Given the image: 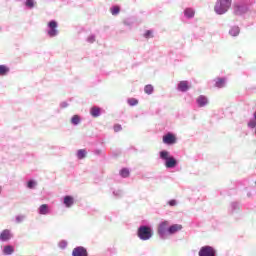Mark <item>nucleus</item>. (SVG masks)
Here are the masks:
<instances>
[{"label":"nucleus","instance_id":"16","mask_svg":"<svg viewBox=\"0 0 256 256\" xmlns=\"http://www.w3.org/2000/svg\"><path fill=\"white\" fill-rule=\"evenodd\" d=\"M228 33L231 37H239V33H241V28H239V26H232Z\"/></svg>","mask_w":256,"mask_h":256},{"label":"nucleus","instance_id":"29","mask_svg":"<svg viewBox=\"0 0 256 256\" xmlns=\"http://www.w3.org/2000/svg\"><path fill=\"white\" fill-rule=\"evenodd\" d=\"M35 187H37V181L30 179L27 182V188L28 189H35Z\"/></svg>","mask_w":256,"mask_h":256},{"label":"nucleus","instance_id":"5","mask_svg":"<svg viewBox=\"0 0 256 256\" xmlns=\"http://www.w3.org/2000/svg\"><path fill=\"white\" fill-rule=\"evenodd\" d=\"M231 8V0H217L214 6L216 15H225Z\"/></svg>","mask_w":256,"mask_h":256},{"label":"nucleus","instance_id":"19","mask_svg":"<svg viewBox=\"0 0 256 256\" xmlns=\"http://www.w3.org/2000/svg\"><path fill=\"white\" fill-rule=\"evenodd\" d=\"M184 16L186 19H193V17H195V10H193V8H186L184 10Z\"/></svg>","mask_w":256,"mask_h":256},{"label":"nucleus","instance_id":"39","mask_svg":"<svg viewBox=\"0 0 256 256\" xmlns=\"http://www.w3.org/2000/svg\"><path fill=\"white\" fill-rule=\"evenodd\" d=\"M25 219L24 216L18 215L16 216V223H21V221H23Z\"/></svg>","mask_w":256,"mask_h":256},{"label":"nucleus","instance_id":"11","mask_svg":"<svg viewBox=\"0 0 256 256\" xmlns=\"http://www.w3.org/2000/svg\"><path fill=\"white\" fill-rule=\"evenodd\" d=\"M197 107L203 108L209 105V99L205 95H200L196 98Z\"/></svg>","mask_w":256,"mask_h":256},{"label":"nucleus","instance_id":"33","mask_svg":"<svg viewBox=\"0 0 256 256\" xmlns=\"http://www.w3.org/2000/svg\"><path fill=\"white\" fill-rule=\"evenodd\" d=\"M133 19L128 18L124 20V25H126L127 27H133Z\"/></svg>","mask_w":256,"mask_h":256},{"label":"nucleus","instance_id":"2","mask_svg":"<svg viewBox=\"0 0 256 256\" xmlns=\"http://www.w3.org/2000/svg\"><path fill=\"white\" fill-rule=\"evenodd\" d=\"M255 5V0H235L233 4V13L238 17H243L251 11V7Z\"/></svg>","mask_w":256,"mask_h":256},{"label":"nucleus","instance_id":"9","mask_svg":"<svg viewBox=\"0 0 256 256\" xmlns=\"http://www.w3.org/2000/svg\"><path fill=\"white\" fill-rule=\"evenodd\" d=\"M72 256H89V252L84 246H76L72 250Z\"/></svg>","mask_w":256,"mask_h":256},{"label":"nucleus","instance_id":"8","mask_svg":"<svg viewBox=\"0 0 256 256\" xmlns=\"http://www.w3.org/2000/svg\"><path fill=\"white\" fill-rule=\"evenodd\" d=\"M163 143L165 145H175V143H177V136L171 132H168L163 136Z\"/></svg>","mask_w":256,"mask_h":256},{"label":"nucleus","instance_id":"12","mask_svg":"<svg viewBox=\"0 0 256 256\" xmlns=\"http://www.w3.org/2000/svg\"><path fill=\"white\" fill-rule=\"evenodd\" d=\"M214 82H215L214 87H217V89H223L227 85V78L218 77V78L214 79Z\"/></svg>","mask_w":256,"mask_h":256},{"label":"nucleus","instance_id":"35","mask_svg":"<svg viewBox=\"0 0 256 256\" xmlns=\"http://www.w3.org/2000/svg\"><path fill=\"white\" fill-rule=\"evenodd\" d=\"M144 37H145V39H151V37H153V31L147 30V31L144 33Z\"/></svg>","mask_w":256,"mask_h":256},{"label":"nucleus","instance_id":"36","mask_svg":"<svg viewBox=\"0 0 256 256\" xmlns=\"http://www.w3.org/2000/svg\"><path fill=\"white\" fill-rule=\"evenodd\" d=\"M119 131H123V126H121L120 124L114 125V132L119 133Z\"/></svg>","mask_w":256,"mask_h":256},{"label":"nucleus","instance_id":"7","mask_svg":"<svg viewBox=\"0 0 256 256\" xmlns=\"http://www.w3.org/2000/svg\"><path fill=\"white\" fill-rule=\"evenodd\" d=\"M198 256H217V250L213 246L205 245L200 248Z\"/></svg>","mask_w":256,"mask_h":256},{"label":"nucleus","instance_id":"13","mask_svg":"<svg viewBox=\"0 0 256 256\" xmlns=\"http://www.w3.org/2000/svg\"><path fill=\"white\" fill-rule=\"evenodd\" d=\"M11 239V230L5 229L0 233V241L2 243H6V241H9Z\"/></svg>","mask_w":256,"mask_h":256},{"label":"nucleus","instance_id":"37","mask_svg":"<svg viewBox=\"0 0 256 256\" xmlns=\"http://www.w3.org/2000/svg\"><path fill=\"white\" fill-rule=\"evenodd\" d=\"M87 42L88 43H95V34H92V35L88 36Z\"/></svg>","mask_w":256,"mask_h":256},{"label":"nucleus","instance_id":"42","mask_svg":"<svg viewBox=\"0 0 256 256\" xmlns=\"http://www.w3.org/2000/svg\"><path fill=\"white\" fill-rule=\"evenodd\" d=\"M1 31H3V28L0 26V33H1Z\"/></svg>","mask_w":256,"mask_h":256},{"label":"nucleus","instance_id":"10","mask_svg":"<svg viewBox=\"0 0 256 256\" xmlns=\"http://www.w3.org/2000/svg\"><path fill=\"white\" fill-rule=\"evenodd\" d=\"M62 203L66 209H71L75 205V198L71 195H66L63 197Z\"/></svg>","mask_w":256,"mask_h":256},{"label":"nucleus","instance_id":"32","mask_svg":"<svg viewBox=\"0 0 256 256\" xmlns=\"http://www.w3.org/2000/svg\"><path fill=\"white\" fill-rule=\"evenodd\" d=\"M167 205H169V207H177L178 202L176 199H171L167 202Z\"/></svg>","mask_w":256,"mask_h":256},{"label":"nucleus","instance_id":"14","mask_svg":"<svg viewBox=\"0 0 256 256\" xmlns=\"http://www.w3.org/2000/svg\"><path fill=\"white\" fill-rule=\"evenodd\" d=\"M178 91H181V93H187V91H189V82L180 81L178 83Z\"/></svg>","mask_w":256,"mask_h":256},{"label":"nucleus","instance_id":"4","mask_svg":"<svg viewBox=\"0 0 256 256\" xmlns=\"http://www.w3.org/2000/svg\"><path fill=\"white\" fill-rule=\"evenodd\" d=\"M137 237L140 241H149L153 238V226L151 224H142L137 229Z\"/></svg>","mask_w":256,"mask_h":256},{"label":"nucleus","instance_id":"40","mask_svg":"<svg viewBox=\"0 0 256 256\" xmlns=\"http://www.w3.org/2000/svg\"><path fill=\"white\" fill-rule=\"evenodd\" d=\"M101 153H102L101 149L94 150V155H96L97 157H99V155H101Z\"/></svg>","mask_w":256,"mask_h":256},{"label":"nucleus","instance_id":"41","mask_svg":"<svg viewBox=\"0 0 256 256\" xmlns=\"http://www.w3.org/2000/svg\"><path fill=\"white\" fill-rule=\"evenodd\" d=\"M254 135H256V127L254 128Z\"/></svg>","mask_w":256,"mask_h":256},{"label":"nucleus","instance_id":"30","mask_svg":"<svg viewBox=\"0 0 256 256\" xmlns=\"http://www.w3.org/2000/svg\"><path fill=\"white\" fill-rule=\"evenodd\" d=\"M24 4L27 9H33L35 7V0H26Z\"/></svg>","mask_w":256,"mask_h":256},{"label":"nucleus","instance_id":"6","mask_svg":"<svg viewBox=\"0 0 256 256\" xmlns=\"http://www.w3.org/2000/svg\"><path fill=\"white\" fill-rule=\"evenodd\" d=\"M59 23L56 20H50L47 24V35L48 37H57L59 35Z\"/></svg>","mask_w":256,"mask_h":256},{"label":"nucleus","instance_id":"17","mask_svg":"<svg viewBox=\"0 0 256 256\" xmlns=\"http://www.w3.org/2000/svg\"><path fill=\"white\" fill-rule=\"evenodd\" d=\"M90 115H92L94 118L101 117V108L93 106L90 109Z\"/></svg>","mask_w":256,"mask_h":256},{"label":"nucleus","instance_id":"28","mask_svg":"<svg viewBox=\"0 0 256 256\" xmlns=\"http://www.w3.org/2000/svg\"><path fill=\"white\" fill-rule=\"evenodd\" d=\"M112 195L119 199V198L123 197V190H121V189H118V190L112 189Z\"/></svg>","mask_w":256,"mask_h":256},{"label":"nucleus","instance_id":"25","mask_svg":"<svg viewBox=\"0 0 256 256\" xmlns=\"http://www.w3.org/2000/svg\"><path fill=\"white\" fill-rule=\"evenodd\" d=\"M153 91H155V88L151 84H147L144 87V93H146V95H153Z\"/></svg>","mask_w":256,"mask_h":256},{"label":"nucleus","instance_id":"22","mask_svg":"<svg viewBox=\"0 0 256 256\" xmlns=\"http://www.w3.org/2000/svg\"><path fill=\"white\" fill-rule=\"evenodd\" d=\"M76 156H77V159H79L80 161L85 159V157H87V150L86 149L77 150Z\"/></svg>","mask_w":256,"mask_h":256},{"label":"nucleus","instance_id":"18","mask_svg":"<svg viewBox=\"0 0 256 256\" xmlns=\"http://www.w3.org/2000/svg\"><path fill=\"white\" fill-rule=\"evenodd\" d=\"M9 71H11V69L7 65H0V77H5L6 75H9Z\"/></svg>","mask_w":256,"mask_h":256},{"label":"nucleus","instance_id":"3","mask_svg":"<svg viewBox=\"0 0 256 256\" xmlns=\"http://www.w3.org/2000/svg\"><path fill=\"white\" fill-rule=\"evenodd\" d=\"M159 159L164 161L166 169H175V167L179 165V160H177L174 156H171V153H169L167 150H161L159 152Z\"/></svg>","mask_w":256,"mask_h":256},{"label":"nucleus","instance_id":"1","mask_svg":"<svg viewBox=\"0 0 256 256\" xmlns=\"http://www.w3.org/2000/svg\"><path fill=\"white\" fill-rule=\"evenodd\" d=\"M182 229H183V226L181 224H172L171 225V223L169 221L164 220L159 223L158 229H157V234L160 239L165 241V239H167L168 235H175V234L179 233V231H181Z\"/></svg>","mask_w":256,"mask_h":256},{"label":"nucleus","instance_id":"27","mask_svg":"<svg viewBox=\"0 0 256 256\" xmlns=\"http://www.w3.org/2000/svg\"><path fill=\"white\" fill-rule=\"evenodd\" d=\"M127 103L130 105V107H135L136 105H139V100L136 98H128Z\"/></svg>","mask_w":256,"mask_h":256},{"label":"nucleus","instance_id":"43","mask_svg":"<svg viewBox=\"0 0 256 256\" xmlns=\"http://www.w3.org/2000/svg\"><path fill=\"white\" fill-rule=\"evenodd\" d=\"M2 187L0 186V195H1Z\"/></svg>","mask_w":256,"mask_h":256},{"label":"nucleus","instance_id":"34","mask_svg":"<svg viewBox=\"0 0 256 256\" xmlns=\"http://www.w3.org/2000/svg\"><path fill=\"white\" fill-rule=\"evenodd\" d=\"M58 247L60 249H67V241L66 240H61L58 244Z\"/></svg>","mask_w":256,"mask_h":256},{"label":"nucleus","instance_id":"24","mask_svg":"<svg viewBox=\"0 0 256 256\" xmlns=\"http://www.w3.org/2000/svg\"><path fill=\"white\" fill-rule=\"evenodd\" d=\"M119 174L123 179H127V177H129V175H131V172L129 171V168H122L120 170Z\"/></svg>","mask_w":256,"mask_h":256},{"label":"nucleus","instance_id":"15","mask_svg":"<svg viewBox=\"0 0 256 256\" xmlns=\"http://www.w3.org/2000/svg\"><path fill=\"white\" fill-rule=\"evenodd\" d=\"M38 213L39 215H49L51 213V210H49V205L48 204H42L38 208Z\"/></svg>","mask_w":256,"mask_h":256},{"label":"nucleus","instance_id":"38","mask_svg":"<svg viewBox=\"0 0 256 256\" xmlns=\"http://www.w3.org/2000/svg\"><path fill=\"white\" fill-rule=\"evenodd\" d=\"M60 107H61V109H67V107H69V103H67V102H61L60 103Z\"/></svg>","mask_w":256,"mask_h":256},{"label":"nucleus","instance_id":"23","mask_svg":"<svg viewBox=\"0 0 256 256\" xmlns=\"http://www.w3.org/2000/svg\"><path fill=\"white\" fill-rule=\"evenodd\" d=\"M248 129H255L256 127V111L253 113V118L247 123Z\"/></svg>","mask_w":256,"mask_h":256},{"label":"nucleus","instance_id":"31","mask_svg":"<svg viewBox=\"0 0 256 256\" xmlns=\"http://www.w3.org/2000/svg\"><path fill=\"white\" fill-rule=\"evenodd\" d=\"M110 11L112 15H119V13L121 12V8L119 6H113L112 8H110Z\"/></svg>","mask_w":256,"mask_h":256},{"label":"nucleus","instance_id":"21","mask_svg":"<svg viewBox=\"0 0 256 256\" xmlns=\"http://www.w3.org/2000/svg\"><path fill=\"white\" fill-rule=\"evenodd\" d=\"M15 253V247L11 245H6L3 248V254L4 255H13Z\"/></svg>","mask_w":256,"mask_h":256},{"label":"nucleus","instance_id":"20","mask_svg":"<svg viewBox=\"0 0 256 256\" xmlns=\"http://www.w3.org/2000/svg\"><path fill=\"white\" fill-rule=\"evenodd\" d=\"M241 209V205L239 202H231L230 203V213H237Z\"/></svg>","mask_w":256,"mask_h":256},{"label":"nucleus","instance_id":"26","mask_svg":"<svg viewBox=\"0 0 256 256\" xmlns=\"http://www.w3.org/2000/svg\"><path fill=\"white\" fill-rule=\"evenodd\" d=\"M71 123L72 125H74L75 127H77V125H79V123H81V116L80 115H74L71 118Z\"/></svg>","mask_w":256,"mask_h":256}]
</instances>
